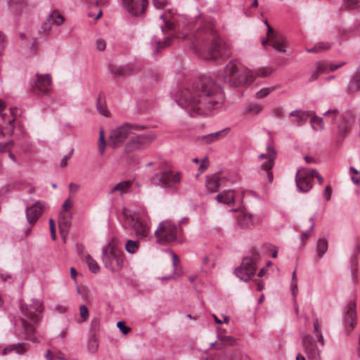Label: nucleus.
Segmentation results:
<instances>
[{"instance_id": "58836bf2", "label": "nucleus", "mask_w": 360, "mask_h": 360, "mask_svg": "<svg viewBox=\"0 0 360 360\" xmlns=\"http://www.w3.org/2000/svg\"><path fill=\"white\" fill-rule=\"evenodd\" d=\"M13 146V141H8L5 143H0V152L4 153L6 151H8V156L9 158L14 162H16V158L15 156L11 152V149Z\"/></svg>"}, {"instance_id": "864d4df0", "label": "nucleus", "mask_w": 360, "mask_h": 360, "mask_svg": "<svg viewBox=\"0 0 360 360\" xmlns=\"http://www.w3.org/2000/svg\"><path fill=\"white\" fill-rule=\"evenodd\" d=\"M52 25H53L51 22V20L48 17L46 21L41 25L43 33L48 34L51 31Z\"/></svg>"}, {"instance_id": "bf43d9fd", "label": "nucleus", "mask_w": 360, "mask_h": 360, "mask_svg": "<svg viewBox=\"0 0 360 360\" xmlns=\"http://www.w3.org/2000/svg\"><path fill=\"white\" fill-rule=\"evenodd\" d=\"M327 69V65L324 63L319 62L316 64V70L320 75L324 73Z\"/></svg>"}, {"instance_id": "0e129e2a", "label": "nucleus", "mask_w": 360, "mask_h": 360, "mask_svg": "<svg viewBox=\"0 0 360 360\" xmlns=\"http://www.w3.org/2000/svg\"><path fill=\"white\" fill-rule=\"evenodd\" d=\"M96 46L98 51H103L105 49L106 43L102 39H98L96 41Z\"/></svg>"}, {"instance_id": "0eeeda50", "label": "nucleus", "mask_w": 360, "mask_h": 360, "mask_svg": "<svg viewBox=\"0 0 360 360\" xmlns=\"http://www.w3.org/2000/svg\"><path fill=\"white\" fill-rule=\"evenodd\" d=\"M259 260V255L253 252L251 256L243 259L240 265L235 269L236 276L240 280L247 282L255 275L257 264Z\"/></svg>"}, {"instance_id": "6e6552de", "label": "nucleus", "mask_w": 360, "mask_h": 360, "mask_svg": "<svg viewBox=\"0 0 360 360\" xmlns=\"http://www.w3.org/2000/svg\"><path fill=\"white\" fill-rule=\"evenodd\" d=\"M140 127L137 125H133L129 123L121 124L110 131L109 136L110 145L112 148L120 146L130 134H135V131H139Z\"/></svg>"}, {"instance_id": "49530a36", "label": "nucleus", "mask_w": 360, "mask_h": 360, "mask_svg": "<svg viewBox=\"0 0 360 360\" xmlns=\"http://www.w3.org/2000/svg\"><path fill=\"white\" fill-rule=\"evenodd\" d=\"M80 319L78 321L79 323L84 322L87 320L89 317V309L86 305H82L79 307Z\"/></svg>"}, {"instance_id": "a878e982", "label": "nucleus", "mask_w": 360, "mask_h": 360, "mask_svg": "<svg viewBox=\"0 0 360 360\" xmlns=\"http://www.w3.org/2000/svg\"><path fill=\"white\" fill-rule=\"evenodd\" d=\"M236 339L231 335H224L221 332L217 334V340L215 342L211 343V347L216 345L217 349H221L223 347L231 346L235 345Z\"/></svg>"}, {"instance_id": "39448f33", "label": "nucleus", "mask_w": 360, "mask_h": 360, "mask_svg": "<svg viewBox=\"0 0 360 360\" xmlns=\"http://www.w3.org/2000/svg\"><path fill=\"white\" fill-rule=\"evenodd\" d=\"M102 259L105 268L112 271H118L124 266L125 255L121 249L110 243L103 248Z\"/></svg>"}, {"instance_id": "a211bd4d", "label": "nucleus", "mask_w": 360, "mask_h": 360, "mask_svg": "<svg viewBox=\"0 0 360 360\" xmlns=\"http://www.w3.org/2000/svg\"><path fill=\"white\" fill-rule=\"evenodd\" d=\"M122 4L128 13L131 15L137 16L146 10L148 0H122Z\"/></svg>"}, {"instance_id": "052dcab7", "label": "nucleus", "mask_w": 360, "mask_h": 360, "mask_svg": "<svg viewBox=\"0 0 360 360\" xmlns=\"http://www.w3.org/2000/svg\"><path fill=\"white\" fill-rule=\"evenodd\" d=\"M314 230V224H311L308 231H306L303 233L300 234V238L302 241H304L311 236V232Z\"/></svg>"}, {"instance_id": "c03bdc74", "label": "nucleus", "mask_w": 360, "mask_h": 360, "mask_svg": "<svg viewBox=\"0 0 360 360\" xmlns=\"http://www.w3.org/2000/svg\"><path fill=\"white\" fill-rule=\"evenodd\" d=\"M291 291L293 298H295L298 294L297 280L296 275V269L294 270L292 274V281L290 283Z\"/></svg>"}, {"instance_id": "9b49d317", "label": "nucleus", "mask_w": 360, "mask_h": 360, "mask_svg": "<svg viewBox=\"0 0 360 360\" xmlns=\"http://www.w3.org/2000/svg\"><path fill=\"white\" fill-rule=\"evenodd\" d=\"M43 309L42 303L34 299L31 300L28 303L21 304L22 314L34 323L40 320Z\"/></svg>"}, {"instance_id": "6ab92c4d", "label": "nucleus", "mask_w": 360, "mask_h": 360, "mask_svg": "<svg viewBox=\"0 0 360 360\" xmlns=\"http://www.w3.org/2000/svg\"><path fill=\"white\" fill-rule=\"evenodd\" d=\"M237 220L243 227L250 226L260 223V217L249 213L248 211L240 210L238 211Z\"/></svg>"}, {"instance_id": "6e6d98bb", "label": "nucleus", "mask_w": 360, "mask_h": 360, "mask_svg": "<svg viewBox=\"0 0 360 360\" xmlns=\"http://www.w3.org/2000/svg\"><path fill=\"white\" fill-rule=\"evenodd\" d=\"M99 6L100 5H97L96 4V5H94V6L91 5V18L94 17L93 11L95 10V12L96 13L94 16L95 20L99 19L103 14L102 11L100 8H98Z\"/></svg>"}, {"instance_id": "f704fd0d", "label": "nucleus", "mask_w": 360, "mask_h": 360, "mask_svg": "<svg viewBox=\"0 0 360 360\" xmlns=\"http://www.w3.org/2000/svg\"><path fill=\"white\" fill-rule=\"evenodd\" d=\"M131 184V183L130 181L120 182L116 186H115L111 191L112 192H118L120 195H122L123 193L128 192Z\"/></svg>"}, {"instance_id": "4468645a", "label": "nucleus", "mask_w": 360, "mask_h": 360, "mask_svg": "<svg viewBox=\"0 0 360 360\" xmlns=\"http://www.w3.org/2000/svg\"><path fill=\"white\" fill-rule=\"evenodd\" d=\"M302 345L304 352L309 360H321V349L316 345L314 338L310 335L302 337Z\"/></svg>"}, {"instance_id": "3c124183", "label": "nucleus", "mask_w": 360, "mask_h": 360, "mask_svg": "<svg viewBox=\"0 0 360 360\" xmlns=\"http://www.w3.org/2000/svg\"><path fill=\"white\" fill-rule=\"evenodd\" d=\"M209 167V160L207 158H203L201 160L200 165L198 168V173L196 174L198 176L200 174L204 172Z\"/></svg>"}, {"instance_id": "c756f323", "label": "nucleus", "mask_w": 360, "mask_h": 360, "mask_svg": "<svg viewBox=\"0 0 360 360\" xmlns=\"http://www.w3.org/2000/svg\"><path fill=\"white\" fill-rule=\"evenodd\" d=\"M58 224L62 234L67 233L71 224V213L64 212L60 214L58 219Z\"/></svg>"}, {"instance_id": "37998d69", "label": "nucleus", "mask_w": 360, "mask_h": 360, "mask_svg": "<svg viewBox=\"0 0 360 360\" xmlns=\"http://www.w3.org/2000/svg\"><path fill=\"white\" fill-rule=\"evenodd\" d=\"M105 145L106 142L105 139L104 131L102 128H101L99 131V139L98 143V151L101 155H103L104 153Z\"/></svg>"}, {"instance_id": "bb28decb", "label": "nucleus", "mask_w": 360, "mask_h": 360, "mask_svg": "<svg viewBox=\"0 0 360 360\" xmlns=\"http://www.w3.org/2000/svg\"><path fill=\"white\" fill-rule=\"evenodd\" d=\"M311 115L312 112L311 111L300 110H295L290 113V116L297 118V120L292 121V123L297 127L302 126Z\"/></svg>"}, {"instance_id": "cd10ccee", "label": "nucleus", "mask_w": 360, "mask_h": 360, "mask_svg": "<svg viewBox=\"0 0 360 360\" xmlns=\"http://www.w3.org/2000/svg\"><path fill=\"white\" fill-rule=\"evenodd\" d=\"M20 321L24 330L25 338L33 342H38L37 338L33 336L35 333L34 327L24 319H20Z\"/></svg>"}, {"instance_id": "412c9836", "label": "nucleus", "mask_w": 360, "mask_h": 360, "mask_svg": "<svg viewBox=\"0 0 360 360\" xmlns=\"http://www.w3.org/2000/svg\"><path fill=\"white\" fill-rule=\"evenodd\" d=\"M356 304L354 302H350L347 304L344 311L343 320L351 328H354L356 324Z\"/></svg>"}, {"instance_id": "774afa93", "label": "nucleus", "mask_w": 360, "mask_h": 360, "mask_svg": "<svg viewBox=\"0 0 360 360\" xmlns=\"http://www.w3.org/2000/svg\"><path fill=\"white\" fill-rule=\"evenodd\" d=\"M269 250L271 252V256L274 258H276L278 256V248L274 245H269Z\"/></svg>"}, {"instance_id": "a18cd8bd", "label": "nucleus", "mask_w": 360, "mask_h": 360, "mask_svg": "<svg viewBox=\"0 0 360 360\" xmlns=\"http://www.w3.org/2000/svg\"><path fill=\"white\" fill-rule=\"evenodd\" d=\"M222 131H219L215 133H212L203 136V140L207 143H210L219 139Z\"/></svg>"}, {"instance_id": "4be33fe9", "label": "nucleus", "mask_w": 360, "mask_h": 360, "mask_svg": "<svg viewBox=\"0 0 360 360\" xmlns=\"http://www.w3.org/2000/svg\"><path fill=\"white\" fill-rule=\"evenodd\" d=\"M220 178L217 174L207 175L205 178V189L207 193L217 192L219 188Z\"/></svg>"}, {"instance_id": "e2e57ef3", "label": "nucleus", "mask_w": 360, "mask_h": 360, "mask_svg": "<svg viewBox=\"0 0 360 360\" xmlns=\"http://www.w3.org/2000/svg\"><path fill=\"white\" fill-rule=\"evenodd\" d=\"M49 226H50V231H51V235L53 240L56 239V229H55V224L54 221L52 219H50L49 221Z\"/></svg>"}, {"instance_id": "7c9ffc66", "label": "nucleus", "mask_w": 360, "mask_h": 360, "mask_svg": "<svg viewBox=\"0 0 360 360\" xmlns=\"http://www.w3.org/2000/svg\"><path fill=\"white\" fill-rule=\"evenodd\" d=\"M360 90V67L357 68L354 75L348 83V93H355Z\"/></svg>"}, {"instance_id": "79ce46f5", "label": "nucleus", "mask_w": 360, "mask_h": 360, "mask_svg": "<svg viewBox=\"0 0 360 360\" xmlns=\"http://www.w3.org/2000/svg\"><path fill=\"white\" fill-rule=\"evenodd\" d=\"M262 110V106L257 103H249L245 107L246 112L250 115H257Z\"/></svg>"}, {"instance_id": "423d86ee", "label": "nucleus", "mask_w": 360, "mask_h": 360, "mask_svg": "<svg viewBox=\"0 0 360 360\" xmlns=\"http://www.w3.org/2000/svg\"><path fill=\"white\" fill-rule=\"evenodd\" d=\"M155 138L156 134L152 131H148L134 136L126 143L124 153L129 154L134 152H140L148 147Z\"/></svg>"}, {"instance_id": "a19ab883", "label": "nucleus", "mask_w": 360, "mask_h": 360, "mask_svg": "<svg viewBox=\"0 0 360 360\" xmlns=\"http://www.w3.org/2000/svg\"><path fill=\"white\" fill-rule=\"evenodd\" d=\"M310 124L314 130H322L323 129V119L316 115L311 118Z\"/></svg>"}, {"instance_id": "20e7f679", "label": "nucleus", "mask_w": 360, "mask_h": 360, "mask_svg": "<svg viewBox=\"0 0 360 360\" xmlns=\"http://www.w3.org/2000/svg\"><path fill=\"white\" fill-rule=\"evenodd\" d=\"M180 233L181 229L172 221L169 219L164 220L158 224L155 231L156 242L160 245L172 242L180 243L181 242L179 239Z\"/></svg>"}, {"instance_id": "72a5a7b5", "label": "nucleus", "mask_w": 360, "mask_h": 360, "mask_svg": "<svg viewBox=\"0 0 360 360\" xmlns=\"http://www.w3.org/2000/svg\"><path fill=\"white\" fill-rule=\"evenodd\" d=\"M125 250L131 255H134L138 252L140 248V242L139 240H127L124 245Z\"/></svg>"}, {"instance_id": "f03ea898", "label": "nucleus", "mask_w": 360, "mask_h": 360, "mask_svg": "<svg viewBox=\"0 0 360 360\" xmlns=\"http://www.w3.org/2000/svg\"><path fill=\"white\" fill-rule=\"evenodd\" d=\"M183 23L184 25L179 37L190 42L191 48L198 57L210 60L223 56V41L217 34L212 19L200 18L195 24L184 19Z\"/></svg>"}, {"instance_id": "13d9d810", "label": "nucleus", "mask_w": 360, "mask_h": 360, "mask_svg": "<svg viewBox=\"0 0 360 360\" xmlns=\"http://www.w3.org/2000/svg\"><path fill=\"white\" fill-rule=\"evenodd\" d=\"M339 112L337 109L328 110L323 113L324 116H327L331 118V121L338 115Z\"/></svg>"}, {"instance_id": "ea45409f", "label": "nucleus", "mask_w": 360, "mask_h": 360, "mask_svg": "<svg viewBox=\"0 0 360 360\" xmlns=\"http://www.w3.org/2000/svg\"><path fill=\"white\" fill-rule=\"evenodd\" d=\"M136 219L143 220L148 221V212L145 207H140L139 209L134 211V215Z\"/></svg>"}, {"instance_id": "7ed1b4c3", "label": "nucleus", "mask_w": 360, "mask_h": 360, "mask_svg": "<svg viewBox=\"0 0 360 360\" xmlns=\"http://www.w3.org/2000/svg\"><path fill=\"white\" fill-rule=\"evenodd\" d=\"M267 68H262L255 70L239 68L237 65L230 62L224 72L219 75V82H224L230 86H238L251 84L257 77H265L271 74Z\"/></svg>"}, {"instance_id": "8fccbe9b", "label": "nucleus", "mask_w": 360, "mask_h": 360, "mask_svg": "<svg viewBox=\"0 0 360 360\" xmlns=\"http://www.w3.org/2000/svg\"><path fill=\"white\" fill-rule=\"evenodd\" d=\"M275 89L274 87H268L260 89L256 93V97L257 98H263L268 96L272 91Z\"/></svg>"}, {"instance_id": "603ef678", "label": "nucleus", "mask_w": 360, "mask_h": 360, "mask_svg": "<svg viewBox=\"0 0 360 360\" xmlns=\"http://www.w3.org/2000/svg\"><path fill=\"white\" fill-rule=\"evenodd\" d=\"M318 53L328 50L331 47V44L328 42H318L316 44Z\"/></svg>"}, {"instance_id": "338daca9", "label": "nucleus", "mask_w": 360, "mask_h": 360, "mask_svg": "<svg viewBox=\"0 0 360 360\" xmlns=\"http://www.w3.org/2000/svg\"><path fill=\"white\" fill-rule=\"evenodd\" d=\"M72 206V201L70 198H67L63 204V210L64 211V212H69L68 211V208Z\"/></svg>"}, {"instance_id": "dca6fc26", "label": "nucleus", "mask_w": 360, "mask_h": 360, "mask_svg": "<svg viewBox=\"0 0 360 360\" xmlns=\"http://www.w3.org/2000/svg\"><path fill=\"white\" fill-rule=\"evenodd\" d=\"M297 188L299 192L306 193L312 188V179L310 169H299L295 176Z\"/></svg>"}, {"instance_id": "5fc2aeb1", "label": "nucleus", "mask_w": 360, "mask_h": 360, "mask_svg": "<svg viewBox=\"0 0 360 360\" xmlns=\"http://www.w3.org/2000/svg\"><path fill=\"white\" fill-rule=\"evenodd\" d=\"M349 172L351 174H357V176L352 177V181L354 184L359 185L360 184V174H359L357 169L353 167H351L349 168Z\"/></svg>"}, {"instance_id": "2f4dec72", "label": "nucleus", "mask_w": 360, "mask_h": 360, "mask_svg": "<svg viewBox=\"0 0 360 360\" xmlns=\"http://www.w3.org/2000/svg\"><path fill=\"white\" fill-rule=\"evenodd\" d=\"M96 110L100 114L105 117H108L110 115V112L105 105V96L102 94H100L97 98Z\"/></svg>"}, {"instance_id": "393cba45", "label": "nucleus", "mask_w": 360, "mask_h": 360, "mask_svg": "<svg viewBox=\"0 0 360 360\" xmlns=\"http://www.w3.org/2000/svg\"><path fill=\"white\" fill-rule=\"evenodd\" d=\"M214 199L220 203L232 205L235 202V191L233 190H225L215 196Z\"/></svg>"}, {"instance_id": "c85d7f7f", "label": "nucleus", "mask_w": 360, "mask_h": 360, "mask_svg": "<svg viewBox=\"0 0 360 360\" xmlns=\"http://www.w3.org/2000/svg\"><path fill=\"white\" fill-rule=\"evenodd\" d=\"M354 122L355 119L352 115H349L348 118H345V122L338 125V134L339 136H345L348 132L349 129L354 126Z\"/></svg>"}, {"instance_id": "f8f14e48", "label": "nucleus", "mask_w": 360, "mask_h": 360, "mask_svg": "<svg viewBox=\"0 0 360 360\" xmlns=\"http://www.w3.org/2000/svg\"><path fill=\"white\" fill-rule=\"evenodd\" d=\"M31 91L38 96L46 94L51 89V79L49 74H36V78L30 82Z\"/></svg>"}, {"instance_id": "4d7b16f0", "label": "nucleus", "mask_w": 360, "mask_h": 360, "mask_svg": "<svg viewBox=\"0 0 360 360\" xmlns=\"http://www.w3.org/2000/svg\"><path fill=\"white\" fill-rule=\"evenodd\" d=\"M117 326L124 335H127L130 331V328L125 326L124 321H118Z\"/></svg>"}, {"instance_id": "1a4fd4ad", "label": "nucleus", "mask_w": 360, "mask_h": 360, "mask_svg": "<svg viewBox=\"0 0 360 360\" xmlns=\"http://www.w3.org/2000/svg\"><path fill=\"white\" fill-rule=\"evenodd\" d=\"M154 6L158 9H165L167 12H163L160 14V18L165 22V26H161L162 31L165 32L167 30H175L176 23L178 28L181 27L179 20L176 16L170 13L169 9L165 8L167 5V0H153Z\"/></svg>"}, {"instance_id": "f3484780", "label": "nucleus", "mask_w": 360, "mask_h": 360, "mask_svg": "<svg viewBox=\"0 0 360 360\" xmlns=\"http://www.w3.org/2000/svg\"><path fill=\"white\" fill-rule=\"evenodd\" d=\"M265 24L267 26L268 31H267V36L268 39H262V44L264 46H266L268 44V40H269L271 42V46L281 52H285V48L284 46V40L282 38V37L278 36V34H275L271 29V27L268 24L267 21H265Z\"/></svg>"}, {"instance_id": "aec40b11", "label": "nucleus", "mask_w": 360, "mask_h": 360, "mask_svg": "<svg viewBox=\"0 0 360 360\" xmlns=\"http://www.w3.org/2000/svg\"><path fill=\"white\" fill-rule=\"evenodd\" d=\"M44 205L40 201H37L34 205L26 209V217L28 223L33 226L43 212Z\"/></svg>"}, {"instance_id": "4c0bfd02", "label": "nucleus", "mask_w": 360, "mask_h": 360, "mask_svg": "<svg viewBox=\"0 0 360 360\" xmlns=\"http://www.w3.org/2000/svg\"><path fill=\"white\" fill-rule=\"evenodd\" d=\"M314 333L316 336L317 342L321 344L322 347L325 345L323 335L319 329V323L318 318H315L314 321Z\"/></svg>"}, {"instance_id": "9d476101", "label": "nucleus", "mask_w": 360, "mask_h": 360, "mask_svg": "<svg viewBox=\"0 0 360 360\" xmlns=\"http://www.w3.org/2000/svg\"><path fill=\"white\" fill-rule=\"evenodd\" d=\"M152 181L154 184L162 188H170L180 182V174L178 172L174 173L169 169H165L154 174Z\"/></svg>"}, {"instance_id": "b1692460", "label": "nucleus", "mask_w": 360, "mask_h": 360, "mask_svg": "<svg viewBox=\"0 0 360 360\" xmlns=\"http://www.w3.org/2000/svg\"><path fill=\"white\" fill-rule=\"evenodd\" d=\"M30 344L26 342H18L7 345L3 350L2 354L6 355L11 352H15L18 354H25L29 349Z\"/></svg>"}, {"instance_id": "e433bc0d", "label": "nucleus", "mask_w": 360, "mask_h": 360, "mask_svg": "<svg viewBox=\"0 0 360 360\" xmlns=\"http://www.w3.org/2000/svg\"><path fill=\"white\" fill-rule=\"evenodd\" d=\"M172 38L167 37H166L163 41L156 40L155 37L153 39V43L155 44L156 49L155 51H153V56L155 55L156 53L158 52L159 50L161 49L165 48L167 46H169L171 43Z\"/></svg>"}, {"instance_id": "5701e85b", "label": "nucleus", "mask_w": 360, "mask_h": 360, "mask_svg": "<svg viewBox=\"0 0 360 360\" xmlns=\"http://www.w3.org/2000/svg\"><path fill=\"white\" fill-rule=\"evenodd\" d=\"M135 70L133 65L127 64L124 66H112L110 68V73L115 77H122L131 75Z\"/></svg>"}, {"instance_id": "473e14b6", "label": "nucleus", "mask_w": 360, "mask_h": 360, "mask_svg": "<svg viewBox=\"0 0 360 360\" xmlns=\"http://www.w3.org/2000/svg\"><path fill=\"white\" fill-rule=\"evenodd\" d=\"M328 248V243L326 238H322L318 240L316 243V254L318 259L322 258L326 252Z\"/></svg>"}, {"instance_id": "680f3d73", "label": "nucleus", "mask_w": 360, "mask_h": 360, "mask_svg": "<svg viewBox=\"0 0 360 360\" xmlns=\"http://www.w3.org/2000/svg\"><path fill=\"white\" fill-rule=\"evenodd\" d=\"M310 172H311V179L313 180V179L314 177L317 178L318 179V181H319V184H322L323 182V177L319 174V172L315 170V169H310Z\"/></svg>"}, {"instance_id": "c9c22d12", "label": "nucleus", "mask_w": 360, "mask_h": 360, "mask_svg": "<svg viewBox=\"0 0 360 360\" xmlns=\"http://www.w3.org/2000/svg\"><path fill=\"white\" fill-rule=\"evenodd\" d=\"M53 25L60 26L64 22L65 18L57 11H52L48 16Z\"/></svg>"}, {"instance_id": "ddd939ff", "label": "nucleus", "mask_w": 360, "mask_h": 360, "mask_svg": "<svg viewBox=\"0 0 360 360\" xmlns=\"http://www.w3.org/2000/svg\"><path fill=\"white\" fill-rule=\"evenodd\" d=\"M276 157V150L271 146H267L266 152L265 153L260 154L258 156L261 161V169L266 172V175L270 183L273 181L271 169L274 165Z\"/></svg>"}, {"instance_id": "69168bd1", "label": "nucleus", "mask_w": 360, "mask_h": 360, "mask_svg": "<svg viewBox=\"0 0 360 360\" xmlns=\"http://www.w3.org/2000/svg\"><path fill=\"white\" fill-rule=\"evenodd\" d=\"M46 356L49 360H65L63 357L51 354L50 350L47 351Z\"/></svg>"}, {"instance_id": "2eb2a0df", "label": "nucleus", "mask_w": 360, "mask_h": 360, "mask_svg": "<svg viewBox=\"0 0 360 360\" xmlns=\"http://www.w3.org/2000/svg\"><path fill=\"white\" fill-rule=\"evenodd\" d=\"M124 224L133 227L137 237L140 239L146 238L150 232L148 221L136 219L132 215H127L124 219Z\"/></svg>"}, {"instance_id": "de8ad7c7", "label": "nucleus", "mask_w": 360, "mask_h": 360, "mask_svg": "<svg viewBox=\"0 0 360 360\" xmlns=\"http://www.w3.org/2000/svg\"><path fill=\"white\" fill-rule=\"evenodd\" d=\"M345 6L347 9L360 8V0H345Z\"/></svg>"}, {"instance_id": "f257e3e1", "label": "nucleus", "mask_w": 360, "mask_h": 360, "mask_svg": "<svg viewBox=\"0 0 360 360\" xmlns=\"http://www.w3.org/2000/svg\"><path fill=\"white\" fill-rule=\"evenodd\" d=\"M172 96L191 117L219 110L224 101L221 86L207 77H200L193 83L181 84L172 92Z\"/></svg>"}, {"instance_id": "09e8293b", "label": "nucleus", "mask_w": 360, "mask_h": 360, "mask_svg": "<svg viewBox=\"0 0 360 360\" xmlns=\"http://www.w3.org/2000/svg\"><path fill=\"white\" fill-rule=\"evenodd\" d=\"M0 279L3 282L8 283H11L15 281V278L11 274L5 271H0Z\"/></svg>"}]
</instances>
